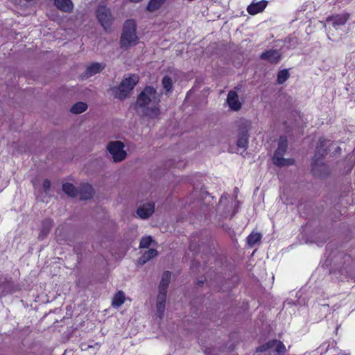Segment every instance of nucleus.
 Here are the masks:
<instances>
[{
  "label": "nucleus",
  "mask_w": 355,
  "mask_h": 355,
  "mask_svg": "<svg viewBox=\"0 0 355 355\" xmlns=\"http://www.w3.org/2000/svg\"><path fill=\"white\" fill-rule=\"evenodd\" d=\"M159 102V96L156 89L153 87L147 86L139 94L135 110L144 116L156 117L160 113Z\"/></svg>",
  "instance_id": "1"
},
{
  "label": "nucleus",
  "mask_w": 355,
  "mask_h": 355,
  "mask_svg": "<svg viewBox=\"0 0 355 355\" xmlns=\"http://www.w3.org/2000/svg\"><path fill=\"white\" fill-rule=\"evenodd\" d=\"M330 144L329 140L323 138L320 139L312 163V173L314 175L322 177L325 174L327 166L322 164L321 158L327 155L329 150Z\"/></svg>",
  "instance_id": "2"
},
{
  "label": "nucleus",
  "mask_w": 355,
  "mask_h": 355,
  "mask_svg": "<svg viewBox=\"0 0 355 355\" xmlns=\"http://www.w3.org/2000/svg\"><path fill=\"white\" fill-rule=\"evenodd\" d=\"M138 40L136 35V24L133 19L127 20L123 26V31L121 37L122 47H128L135 45Z\"/></svg>",
  "instance_id": "3"
},
{
  "label": "nucleus",
  "mask_w": 355,
  "mask_h": 355,
  "mask_svg": "<svg viewBox=\"0 0 355 355\" xmlns=\"http://www.w3.org/2000/svg\"><path fill=\"white\" fill-rule=\"evenodd\" d=\"M287 146L286 137H280L278 141V147L272 157V162L275 165L282 167L291 166L294 164V160L293 159H285L283 157L284 155L286 152Z\"/></svg>",
  "instance_id": "4"
},
{
  "label": "nucleus",
  "mask_w": 355,
  "mask_h": 355,
  "mask_svg": "<svg viewBox=\"0 0 355 355\" xmlns=\"http://www.w3.org/2000/svg\"><path fill=\"white\" fill-rule=\"evenodd\" d=\"M139 82V76L136 74H130L121 81L118 87V96L121 99L126 98Z\"/></svg>",
  "instance_id": "5"
},
{
  "label": "nucleus",
  "mask_w": 355,
  "mask_h": 355,
  "mask_svg": "<svg viewBox=\"0 0 355 355\" xmlns=\"http://www.w3.org/2000/svg\"><path fill=\"white\" fill-rule=\"evenodd\" d=\"M96 14L98 22L105 31H108L114 21V17L110 9L106 6H100L98 7Z\"/></svg>",
  "instance_id": "6"
},
{
  "label": "nucleus",
  "mask_w": 355,
  "mask_h": 355,
  "mask_svg": "<svg viewBox=\"0 0 355 355\" xmlns=\"http://www.w3.org/2000/svg\"><path fill=\"white\" fill-rule=\"evenodd\" d=\"M107 148L115 162L123 161L127 156V153L124 150V144L120 141H110Z\"/></svg>",
  "instance_id": "7"
},
{
  "label": "nucleus",
  "mask_w": 355,
  "mask_h": 355,
  "mask_svg": "<svg viewBox=\"0 0 355 355\" xmlns=\"http://www.w3.org/2000/svg\"><path fill=\"white\" fill-rule=\"evenodd\" d=\"M268 349H272L279 354H283L286 352L285 345L278 340L268 341L267 343L259 347L257 352H263Z\"/></svg>",
  "instance_id": "8"
},
{
  "label": "nucleus",
  "mask_w": 355,
  "mask_h": 355,
  "mask_svg": "<svg viewBox=\"0 0 355 355\" xmlns=\"http://www.w3.org/2000/svg\"><path fill=\"white\" fill-rule=\"evenodd\" d=\"M14 283L3 275H0V297L15 292Z\"/></svg>",
  "instance_id": "9"
},
{
  "label": "nucleus",
  "mask_w": 355,
  "mask_h": 355,
  "mask_svg": "<svg viewBox=\"0 0 355 355\" xmlns=\"http://www.w3.org/2000/svg\"><path fill=\"white\" fill-rule=\"evenodd\" d=\"M155 211V204L147 202L138 207L137 214L142 219L148 218Z\"/></svg>",
  "instance_id": "10"
},
{
  "label": "nucleus",
  "mask_w": 355,
  "mask_h": 355,
  "mask_svg": "<svg viewBox=\"0 0 355 355\" xmlns=\"http://www.w3.org/2000/svg\"><path fill=\"white\" fill-rule=\"evenodd\" d=\"M349 18V15L348 13H345L329 17L327 19V21L331 22L332 26L337 29L338 26L345 25Z\"/></svg>",
  "instance_id": "11"
},
{
  "label": "nucleus",
  "mask_w": 355,
  "mask_h": 355,
  "mask_svg": "<svg viewBox=\"0 0 355 355\" xmlns=\"http://www.w3.org/2000/svg\"><path fill=\"white\" fill-rule=\"evenodd\" d=\"M260 58L270 63L276 64L279 62L281 59V54L279 51L271 49L262 53Z\"/></svg>",
  "instance_id": "12"
},
{
  "label": "nucleus",
  "mask_w": 355,
  "mask_h": 355,
  "mask_svg": "<svg viewBox=\"0 0 355 355\" xmlns=\"http://www.w3.org/2000/svg\"><path fill=\"white\" fill-rule=\"evenodd\" d=\"M227 103L229 107L234 111H238L241 107V103L239 100L238 94L234 91H230L228 93Z\"/></svg>",
  "instance_id": "13"
},
{
  "label": "nucleus",
  "mask_w": 355,
  "mask_h": 355,
  "mask_svg": "<svg viewBox=\"0 0 355 355\" xmlns=\"http://www.w3.org/2000/svg\"><path fill=\"white\" fill-rule=\"evenodd\" d=\"M80 195V199L86 200L92 198L94 194L93 187L88 184H83L78 191Z\"/></svg>",
  "instance_id": "14"
},
{
  "label": "nucleus",
  "mask_w": 355,
  "mask_h": 355,
  "mask_svg": "<svg viewBox=\"0 0 355 355\" xmlns=\"http://www.w3.org/2000/svg\"><path fill=\"white\" fill-rule=\"evenodd\" d=\"M268 1L262 0L257 3H252L248 6L247 10L250 15H256L262 12L267 6Z\"/></svg>",
  "instance_id": "15"
},
{
  "label": "nucleus",
  "mask_w": 355,
  "mask_h": 355,
  "mask_svg": "<svg viewBox=\"0 0 355 355\" xmlns=\"http://www.w3.org/2000/svg\"><path fill=\"white\" fill-rule=\"evenodd\" d=\"M105 67V65L102 63H92L91 65L87 67L85 72V76L87 78L94 76L95 74L100 73L103 69H104Z\"/></svg>",
  "instance_id": "16"
},
{
  "label": "nucleus",
  "mask_w": 355,
  "mask_h": 355,
  "mask_svg": "<svg viewBox=\"0 0 355 355\" xmlns=\"http://www.w3.org/2000/svg\"><path fill=\"white\" fill-rule=\"evenodd\" d=\"M55 6L62 12H71L73 8V4L71 0H55Z\"/></svg>",
  "instance_id": "17"
},
{
  "label": "nucleus",
  "mask_w": 355,
  "mask_h": 355,
  "mask_svg": "<svg viewBox=\"0 0 355 355\" xmlns=\"http://www.w3.org/2000/svg\"><path fill=\"white\" fill-rule=\"evenodd\" d=\"M53 220L49 218L44 219L42 221L41 230L39 234L40 239H43L48 235L53 226Z\"/></svg>",
  "instance_id": "18"
},
{
  "label": "nucleus",
  "mask_w": 355,
  "mask_h": 355,
  "mask_svg": "<svg viewBox=\"0 0 355 355\" xmlns=\"http://www.w3.org/2000/svg\"><path fill=\"white\" fill-rule=\"evenodd\" d=\"M171 274L169 271H164L162 276V279L159 284V291H167L168 286L171 282Z\"/></svg>",
  "instance_id": "19"
},
{
  "label": "nucleus",
  "mask_w": 355,
  "mask_h": 355,
  "mask_svg": "<svg viewBox=\"0 0 355 355\" xmlns=\"http://www.w3.org/2000/svg\"><path fill=\"white\" fill-rule=\"evenodd\" d=\"M158 255V252L155 249H150L146 251L141 257L139 258V263L144 264L151 259L157 257Z\"/></svg>",
  "instance_id": "20"
},
{
  "label": "nucleus",
  "mask_w": 355,
  "mask_h": 355,
  "mask_svg": "<svg viewBox=\"0 0 355 355\" xmlns=\"http://www.w3.org/2000/svg\"><path fill=\"white\" fill-rule=\"evenodd\" d=\"M125 301V294L123 291H118L113 297L112 305L115 308L120 307Z\"/></svg>",
  "instance_id": "21"
},
{
  "label": "nucleus",
  "mask_w": 355,
  "mask_h": 355,
  "mask_svg": "<svg viewBox=\"0 0 355 355\" xmlns=\"http://www.w3.org/2000/svg\"><path fill=\"white\" fill-rule=\"evenodd\" d=\"M62 190L70 197H76L78 194V189L71 183L63 184Z\"/></svg>",
  "instance_id": "22"
},
{
  "label": "nucleus",
  "mask_w": 355,
  "mask_h": 355,
  "mask_svg": "<svg viewBox=\"0 0 355 355\" xmlns=\"http://www.w3.org/2000/svg\"><path fill=\"white\" fill-rule=\"evenodd\" d=\"M248 144V135L246 132H242L239 134L237 140V146L245 149Z\"/></svg>",
  "instance_id": "23"
},
{
  "label": "nucleus",
  "mask_w": 355,
  "mask_h": 355,
  "mask_svg": "<svg viewBox=\"0 0 355 355\" xmlns=\"http://www.w3.org/2000/svg\"><path fill=\"white\" fill-rule=\"evenodd\" d=\"M246 239L248 245L252 248L261 241V234L259 232H252Z\"/></svg>",
  "instance_id": "24"
},
{
  "label": "nucleus",
  "mask_w": 355,
  "mask_h": 355,
  "mask_svg": "<svg viewBox=\"0 0 355 355\" xmlns=\"http://www.w3.org/2000/svg\"><path fill=\"white\" fill-rule=\"evenodd\" d=\"M87 108V105L83 102H78L75 103L71 108V112L73 114H81Z\"/></svg>",
  "instance_id": "25"
},
{
  "label": "nucleus",
  "mask_w": 355,
  "mask_h": 355,
  "mask_svg": "<svg viewBox=\"0 0 355 355\" xmlns=\"http://www.w3.org/2000/svg\"><path fill=\"white\" fill-rule=\"evenodd\" d=\"M166 0H150L147 6V10L153 12L159 9Z\"/></svg>",
  "instance_id": "26"
},
{
  "label": "nucleus",
  "mask_w": 355,
  "mask_h": 355,
  "mask_svg": "<svg viewBox=\"0 0 355 355\" xmlns=\"http://www.w3.org/2000/svg\"><path fill=\"white\" fill-rule=\"evenodd\" d=\"M289 77V73L287 69L280 71L277 74V81L278 84H283Z\"/></svg>",
  "instance_id": "27"
},
{
  "label": "nucleus",
  "mask_w": 355,
  "mask_h": 355,
  "mask_svg": "<svg viewBox=\"0 0 355 355\" xmlns=\"http://www.w3.org/2000/svg\"><path fill=\"white\" fill-rule=\"evenodd\" d=\"M162 85L166 92H171L173 89L172 79L168 76H164L162 79Z\"/></svg>",
  "instance_id": "28"
},
{
  "label": "nucleus",
  "mask_w": 355,
  "mask_h": 355,
  "mask_svg": "<svg viewBox=\"0 0 355 355\" xmlns=\"http://www.w3.org/2000/svg\"><path fill=\"white\" fill-rule=\"evenodd\" d=\"M152 242L151 236L144 237L141 239L139 243L140 248H148Z\"/></svg>",
  "instance_id": "29"
},
{
  "label": "nucleus",
  "mask_w": 355,
  "mask_h": 355,
  "mask_svg": "<svg viewBox=\"0 0 355 355\" xmlns=\"http://www.w3.org/2000/svg\"><path fill=\"white\" fill-rule=\"evenodd\" d=\"M156 309H157V316L162 319L165 311V303H157L156 302Z\"/></svg>",
  "instance_id": "30"
},
{
  "label": "nucleus",
  "mask_w": 355,
  "mask_h": 355,
  "mask_svg": "<svg viewBox=\"0 0 355 355\" xmlns=\"http://www.w3.org/2000/svg\"><path fill=\"white\" fill-rule=\"evenodd\" d=\"M166 293H167V291L159 290V293L157 296V302H156L166 304Z\"/></svg>",
  "instance_id": "31"
},
{
  "label": "nucleus",
  "mask_w": 355,
  "mask_h": 355,
  "mask_svg": "<svg viewBox=\"0 0 355 355\" xmlns=\"http://www.w3.org/2000/svg\"><path fill=\"white\" fill-rule=\"evenodd\" d=\"M229 202V196L227 195H223L219 202L220 206H223L226 205V202Z\"/></svg>",
  "instance_id": "32"
},
{
  "label": "nucleus",
  "mask_w": 355,
  "mask_h": 355,
  "mask_svg": "<svg viewBox=\"0 0 355 355\" xmlns=\"http://www.w3.org/2000/svg\"><path fill=\"white\" fill-rule=\"evenodd\" d=\"M50 187H51V182L48 179L44 180V181L43 182V188L45 189L46 193H47V191L50 189Z\"/></svg>",
  "instance_id": "33"
},
{
  "label": "nucleus",
  "mask_w": 355,
  "mask_h": 355,
  "mask_svg": "<svg viewBox=\"0 0 355 355\" xmlns=\"http://www.w3.org/2000/svg\"><path fill=\"white\" fill-rule=\"evenodd\" d=\"M203 284V281H198V285L201 286Z\"/></svg>",
  "instance_id": "34"
}]
</instances>
